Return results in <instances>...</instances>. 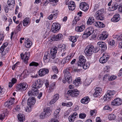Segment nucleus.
I'll list each match as a JSON object with an SVG mask.
<instances>
[{"label":"nucleus","mask_w":122,"mask_h":122,"mask_svg":"<svg viewBox=\"0 0 122 122\" xmlns=\"http://www.w3.org/2000/svg\"><path fill=\"white\" fill-rule=\"evenodd\" d=\"M53 18H56V17L54 16L53 15H50L48 17V19L49 20H51Z\"/></svg>","instance_id":"69168bd1"},{"label":"nucleus","mask_w":122,"mask_h":122,"mask_svg":"<svg viewBox=\"0 0 122 122\" xmlns=\"http://www.w3.org/2000/svg\"><path fill=\"white\" fill-rule=\"evenodd\" d=\"M94 20L93 18L90 17L87 21V24L91 25L92 24L95 26L101 28L105 27V25L99 21H94Z\"/></svg>","instance_id":"f03ea898"},{"label":"nucleus","mask_w":122,"mask_h":122,"mask_svg":"<svg viewBox=\"0 0 122 122\" xmlns=\"http://www.w3.org/2000/svg\"><path fill=\"white\" fill-rule=\"evenodd\" d=\"M115 93L114 91L108 90L107 94L104 96V100L106 101L110 100V99L113 97V96Z\"/></svg>","instance_id":"423d86ee"},{"label":"nucleus","mask_w":122,"mask_h":122,"mask_svg":"<svg viewBox=\"0 0 122 122\" xmlns=\"http://www.w3.org/2000/svg\"><path fill=\"white\" fill-rule=\"evenodd\" d=\"M49 71V70L47 69L43 68L40 69L39 71L38 75L40 76H42L46 74H48Z\"/></svg>","instance_id":"f3484780"},{"label":"nucleus","mask_w":122,"mask_h":122,"mask_svg":"<svg viewBox=\"0 0 122 122\" xmlns=\"http://www.w3.org/2000/svg\"><path fill=\"white\" fill-rule=\"evenodd\" d=\"M20 55L21 59L24 60L25 63H27L28 62V61L30 56L29 52H26L24 54L22 53L20 54Z\"/></svg>","instance_id":"ddd939ff"},{"label":"nucleus","mask_w":122,"mask_h":122,"mask_svg":"<svg viewBox=\"0 0 122 122\" xmlns=\"http://www.w3.org/2000/svg\"><path fill=\"white\" fill-rule=\"evenodd\" d=\"M109 58L108 56H107L106 55L103 54L102 56L100 58L99 62L101 63H105L107 61Z\"/></svg>","instance_id":"4be33fe9"},{"label":"nucleus","mask_w":122,"mask_h":122,"mask_svg":"<svg viewBox=\"0 0 122 122\" xmlns=\"http://www.w3.org/2000/svg\"><path fill=\"white\" fill-rule=\"evenodd\" d=\"M73 90H70L68 91L67 94L68 96L73 97Z\"/></svg>","instance_id":"49530a36"},{"label":"nucleus","mask_w":122,"mask_h":122,"mask_svg":"<svg viewBox=\"0 0 122 122\" xmlns=\"http://www.w3.org/2000/svg\"><path fill=\"white\" fill-rule=\"evenodd\" d=\"M59 95L58 94H55L53 97V98L56 101L59 99Z\"/></svg>","instance_id":"5fc2aeb1"},{"label":"nucleus","mask_w":122,"mask_h":122,"mask_svg":"<svg viewBox=\"0 0 122 122\" xmlns=\"http://www.w3.org/2000/svg\"><path fill=\"white\" fill-rule=\"evenodd\" d=\"M8 6H7L5 7H4V10L5 11V12L6 13H8L9 11V9L8 8Z\"/></svg>","instance_id":"774afa93"},{"label":"nucleus","mask_w":122,"mask_h":122,"mask_svg":"<svg viewBox=\"0 0 122 122\" xmlns=\"http://www.w3.org/2000/svg\"><path fill=\"white\" fill-rule=\"evenodd\" d=\"M19 63H17L15 65H14L12 66V69L13 70H14L15 68L17 66L19 65Z\"/></svg>","instance_id":"680f3d73"},{"label":"nucleus","mask_w":122,"mask_h":122,"mask_svg":"<svg viewBox=\"0 0 122 122\" xmlns=\"http://www.w3.org/2000/svg\"><path fill=\"white\" fill-rule=\"evenodd\" d=\"M60 25L58 23H54L52 24L51 30L52 32L55 33L58 32L60 29Z\"/></svg>","instance_id":"9b49d317"},{"label":"nucleus","mask_w":122,"mask_h":122,"mask_svg":"<svg viewBox=\"0 0 122 122\" xmlns=\"http://www.w3.org/2000/svg\"><path fill=\"white\" fill-rule=\"evenodd\" d=\"M39 65L38 63L32 61L30 64L29 65L30 66H35L37 67Z\"/></svg>","instance_id":"ea45409f"},{"label":"nucleus","mask_w":122,"mask_h":122,"mask_svg":"<svg viewBox=\"0 0 122 122\" xmlns=\"http://www.w3.org/2000/svg\"><path fill=\"white\" fill-rule=\"evenodd\" d=\"M45 113L43 112L41 113L40 115V117L41 119H44L46 117L45 115Z\"/></svg>","instance_id":"864d4df0"},{"label":"nucleus","mask_w":122,"mask_h":122,"mask_svg":"<svg viewBox=\"0 0 122 122\" xmlns=\"http://www.w3.org/2000/svg\"><path fill=\"white\" fill-rule=\"evenodd\" d=\"M79 60L77 62V64L78 66H81L86 61V60L85 57L83 56H80L79 57Z\"/></svg>","instance_id":"2eb2a0df"},{"label":"nucleus","mask_w":122,"mask_h":122,"mask_svg":"<svg viewBox=\"0 0 122 122\" xmlns=\"http://www.w3.org/2000/svg\"><path fill=\"white\" fill-rule=\"evenodd\" d=\"M20 108L19 106H17L14 109L15 111L19 112L20 110Z\"/></svg>","instance_id":"603ef678"},{"label":"nucleus","mask_w":122,"mask_h":122,"mask_svg":"<svg viewBox=\"0 0 122 122\" xmlns=\"http://www.w3.org/2000/svg\"><path fill=\"white\" fill-rule=\"evenodd\" d=\"M85 28V25H82L80 26H77L75 28V30L78 32H81L83 31Z\"/></svg>","instance_id":"c756f323"},{"label":"nucleus","mask_w":122,"mask_h":122,"mask_svg":"<svg viewBox=\"0 0 122 122\" xmlns=\"http://www.w3.org/2000/svg\"><path fill=\"white\" fill-rule=\"evenodd\" d=\"M17 117L19 120L20 122H23L25 120V116L22 114H19L17 116Z\"/></svg>","instance_id":"7c9ffc66"},{"label":"nucleus","mask_w":122,"mask_h":122,"mask_svg":"<svg viewBox=\"0 0 122 122\" xmlns=\"http://www.w3.org/2000/svg\"><path fill=\"white\" fill-rule=\"evenodd\" d=\"M50 59V54L47 53L45 54L43 58L44 61L46 63H47L49 62Z\"/></svg>","instance_id":"bb28decb"},{"label":"nucleus","mask_w":122,"mask_h":122,"mask_svg":"<svg viewBox=\"0 0 122 122\" xmlns=\"http://www.w3.org/2000/svg\"><path fill=\"white\" fill-rule=\"evenodd\" d=\"M75 7V2L73 1L70 2L68 5V7L70 10H73Z\"/></svg>","instance_id":"b1692460"},{"label":"nucleus","mask_w":122,"mask_h":122,"mask_svg":"<svg viewBox=\"0 0 122 122\" xmlns=\"http://www.w3.org/2000/svg\"><path fill=\"white\" fill-rule=\"evenodd\" d=\"M118 5L116 3H114L112 5V10H116L118 7Z\"/></svg>","instance_id":"58836bf2"},{"label":"nucleus","mask_w":122,"mask_h":122,"mask_svg":"<svg viewBox=\"0 0 122 122\" xmlns=\"http://www.w3.org/2000/svg\"><path fill=\"white\" fill-rule=\"evenodd\" d=\"M95 90L97 92H100V93H101L102 89L100 88L97 87L95 88Z\"/></svg>","instance_id":"13d9d810"},{"label":"nucleus","mask_w":122,"mask_h":122,"mask_svg":"<svg viewBox=\"0 0 122 122\" xmlns=\"http://www.w3.org/2000/svg\"><path fill=\"white\" fill-rule=\"evenodd\" d=\"M9 7L12 6V7L13 8L14 6L15 1L14 0H8L7 2Z\"/></svg>","instance_id":"72a5a7b5"},{"label":"nucleus","mask_w":122,"mask_h":122,"mask_svg":"<svg viewBox=\"0 0 122 122\" xmlns=\"http://www.w3.org/2000/svg\"><path fill=\"white\" fill-rule=\"evenodd\" d=\"M22 26V22H20L19 24L18 25L16 28V30H17L18 32L19 31L21 30V26Z\"/></svg>","instance_id":"8fccbe9b"},{"label":"nucleus","mask_w":122,"mask_h":122,"mask_svg":"<svg viewBox=\"0 0 122 122\" xmlns=\"http://www.w3.org/2000/svg\"><path fill=\"white\" fill-rule=\"evenodd\" d=\"M89 99L88 97H85L81 99V102L83 104H86L89 102Z\"/></svg>","instance_id":"2f4dec72"},{"label":"nucleus","mask_w":122,"mask_h":122,"mask_svg":"<svg viewBox=\"0 0 122 122\" xmlns=\"http://www.w3.org/2000/svg\"><path fill=\"white\" fill-rule=\"evenodd\" d=\"M108 43L109 45L112 46L114 45L115 43L114 41V40H111V41H110L108 42Z\"/></svg>","instance_id":"bf43d9fd"},{"label":"nucleus","mask_w":122,"mask_h":122,"mask_svg":"<svg viewBox=\"0 0 122 122\" xmlns=\"http://www.w3.org/2000/svg\"><path fill=\"white\" fill-rule=\"evenodd\" d=\"M82 66L83 68L84 69H86L89 67V64H88L87 65V64H85L84 63L83 65L81 66Z\"/></svg>","instance_id":"de8ad7c7"},{"label":"nucleus","mask_w":122,"mask_h":122,"mask_svg":"<svg viewBox=\"0 0 122 122\" xmlns=\"http://www.w3.org/2000/svg\"><path fill=\"white\" fill-rule=\"evenodd\" d=\"M57 48L56 47H54V48L51 49V58L54 59L55 58L56 54L57 53Z\"/></svg>","instance_id":"aec40b11"},{"label":"nucleus","mask_w":122,"mask_h":122,"mask_svg":"<svg viewBox=\"0 0 122 122\" xmlns=\"http://www.w3.org/2000/svg\"><path fill=\"white\" fill-rule=\"evenodd\" d=\"M11 81V82L14 84L16 82L17 80L15 78H13L12 79Z\"/></svg>","instance_id":"338daca9"},{"label":"nucleus","mask_w":122,"mask_h":122,"mask_svg":"<svg viewBox=\"0 0 122 122\" xmlns=\"http://www.w3.org/2000/svg\"><path fill=\"white\" fill-rule=\"evenodd\" d=\"M117 76H116L112 75L108 78L109 81H112L116 79Z\"/></svg>","instance_id":"c03bdc74"},{"label":"nucleus","mask_w":122,"mask_h":122,"mask_svg":"<svg viewBox=\"0 0 122 122\" xmlns=\"http://www.w3.org/2000/svg\"><path fill=\"white\" fill-rule=\"evenodd\" d=\"M104 12L103 9H101L97 11L95 13L97 19L103 20L104 19Z\"/></svg>","instance_id":"20e7f679"},{"label":"nucleus","mask_w":122,"mask_h":122,"mask_svg":"<svg viewBox=\"0 0 122 122\" xmlns=\"http://www.w3.org/2000/svg\"><path fill=\"white\" fill-rule=\"evenodd\" d=\"M63 36L61 34H59L57 35H53L52 37L49 38V40L50 42L58 41L61 40L63 38Z\"/></svg>","instance_id":"1a4fd4ad"},{"label":"nucleus","mask_w":122,"mask_h":122,"mask_svg":"<svg viewBox=\"0 0 122 122\" xmlns=\"http://www.w3.org/2000/svg\"><path fill=\"white\" fill-rule=\"evenodd\" d=\"M39 92V91L38 89L32 87L31 90L30 91L28 92V95L29 96H37Z\"/></svg>","instance_id":"9d476101"},{"label":"nucleus","mask_w":122,"mask_h":122,"mask_svg":"<svg viewBox=\"0 0 122 122\" xmlns=\"http://www.w3.org/2000/svg\"><path fill=\"white\" fill-rule=\"evenodd\" d=\"M108 34L106 31H103L101 35L99 36L98 37L99 39L101 40H104L107 37Z\"/></svg>","instance_id":"5701e85b"},{"label":"nucleus","mask_w":122,"mask_h":122,"mask_svg":"<svg viewBox=\"0 0 122 122\" xmlns=\"http://www.w3.org/2000/svg\"><path fill=\"white\" fill-rule=\"evenodd\" d=\"M32 106H29V107H28L25 109V111L28 112H30L31 111V107Z\"/></svg>","instance_id":"4d7b16f0"},{"label":"nucleus","mask_w":122,"mask_h":122,"mask_svg":"<svg viewBox=\"0 0 122 122\" xmlns=\"http://www.w3.org/2000/svg\"><path fill=\"white\" fill-rule=\"evenodd\" d=\"M94 31L93 28L91 27L87 28L83 35V37L84 38H87L93 33Z\"/></svg>","instance_id":"39448f33"},{"label":"nucleus","mask_w":122,"mask_h":122,"mask_svg":"<svg viewBox=\"0 0 122 122\" xmlns=\"http://www.w3.org/2000/svg\"><path fill=\"white\" fill-rule=\"evenodd\" d=\"M50 2H53V4H52V5L53 6H55L56 5V3H57L58 0H49Z\"/></svg>","instance_id":"a18cd8bd"},{"label":"nucleus","mask_w":122,"mask_h":122,"mask_svg":"<svg viewBox=\"0 0 122 122\" xmlns=\"http://www.w3.org/2000/svg\"><path fill=\"white\" fill-rule=\"evenodd\" d=\"M86 116V114L84 113H81L79 115V117L81 119H84Z\"/></svg>","instance_id":"3c124183"},{"label":"nucleus","mask_w":122,"mask_h":122,"mask_svg":"<svg viewBox=\"0 0 122 122\" xmlns=\"http://www.w3.org/2000/svg\"><path fill=\"white\" fill-rule=\"evenodd\" d=\"M28 87L27 84L25 82H22L17 84L16 86V89L20 91H24Z\"/></svg>","instance_id":"6e6552de"},{"label":"nucleus","mask_w":122,"mask_h":122,"mask_svg":"<svg viewBox=\"0 0 122 122\" xmlns=\"http://www.w3.org/2000/svg\"><path fill=\"white\" fill-rule=\"evenodd\" d=\"M97 45L101 48V49L103 51H104L106 50L107 47L104 42L102 41L99 42L97 43Z\"/></svg>","instance_id":"a211bd4d"},{"label":"nucleus","mask_w":122,"mask_h":122,"mask_svg":"<svg viewBox=\"0 0 122 122\" xmlns=\"http://www.w3.org/2000/svg\"><path fill=\"white\" fill-rule=\"evenodd\" d=\"M122 103V100L120 98H117L112 101L111 105L113 106H117L121 105Z\"/></svg>","instance_id":"4468645a"},{"label":"nucleus","mask_w":122,"mask_h":122,"mask_svg":"<svg viewBox=\"0 0 122 122\" xmlns=\"http://www.w3.org/2000/svg\"><path fill=\"white\" fill-rule=\"evenodd\" d=\"M30 18H26L23 20V25L24 26H25L30 23Z\"/></svg>","instance_id":"473e14b6"},{"label":"nucleus","mask_w":122,"mask_h":122,"mask_svg":"<svg viewBox=\"0 0 122 122\" xmlns=\"http://www.w3.org/2000/svg\"><path fill=\"white\" fill-rule=\"evenodd\" d=\"M70 40L73 43H74L77 41L76 38L75 37L73 36H71V37Z\"/></svg>","instance_id":"37998d69"},{"label":"nucleus","mask_w":122,"mask_h":122,"mask_svg":"<svg viewBox=\"0 0 122 122\" xmlns=\"http://www.w3.org/2000/svg\"><path fill=\"white\" fill-rule=\"evenodd\" d=\"M43 84L42 81L40 79H38L35 81V82L32 85V87L38 89L41 87Z\"/></svg>","instance_id":"f8f14e48"},{"label":"nucleus","mask_w":122,"mask_h":122,"mask_svg":"<svg viewBox=\"0 0 122 122\" xmlns=\"http://www.w3.org/2000/svg\"><path fill=\"white\" fill-rule=\"evenodd\" d=\"M69 61V58L68 56H66L65 58L63 59L61 62L62 64H64L67 62Z\"/></svg>","instance_id":"e433bc0d"},{"label":"nucleus","mask_w":122,"mask_h":122,"mask_svg":"<svg viewBox=\"0 0 122 122\" xmlns=\"http://www.w3.org/2000/svg\"><path fill=\"white\" fill-rule=\"evenodd\" d=\"M43 112L45 113V115L46 117H49L50 115L51 111L50 108L48 107L45 110V109H44Z\"/></svg>","instance_id":"c85d7f7f"},{"label":"nucleus","mask_w":122,"mask_h":122,"mask_svg":"<svg viewBox=\"0 0 122 122\" xmlns=\"http://www.w3.org/2000/svg\"><path fill=\"white\" fill-rule=\"evenodd\" d=\"M27 102V104L28 106H33L35 103V99L34 97H31L28 99Z\"/></svg>","instance_id":"412c9836"},{"label":"nucleus","mask_w":122,"mask_h":122,"mask_svg":"<svg viewBox=\"0 0 122 122\" xmlns=\"http://www.w3.org/2000/svg\"><path fill=\"white\" fill-rule=\"evenodd\" d=\"M73 97L77 96L79 94V92L78 91L75 89H73Z\"/></svg>","instance_id":"4c0bfd02"},{"label":"nucleus","mask_w":122,"mask_h":122,"mask_svg":"<svg viewBox=\"0 0 122 122\" xmlns=\"http://www.w3.org/2000/svg\"><path fill=\"white\" fill-rule=\"evenodd\" d=\"M80 7L83 10L85 11L88 9L89 7L87 4L85 2H82L80 3Z\"/></svg>","instance_id":"6ab92c4d"},{"label":"nucleus","mask_w":122,"mask_h":122,"mask_svg":"<svg viewBox=\"0 0 122 122\" xmlns=\"http://www.w3.org/2000/svg\"><path fill=\"white\" fill-rule=\"evenodd\" d=\"M53 71L55 73H57L58 72V70L57 67L56 66H54L52 67Z\"/></svg>","instance_id":"79ce46f5"},{"label":"nucleus","mask_w":122,"mask_h":122,"mask_svg":"<svg viewBox=\"0 0 122 122\" xmlns=\"http://www.w3.org/2000/svg\"><path fill=\"white\" fill-rule=\"evenodd\" d=\"M120 19L119 14H118L114 15L113 18L111 19L112 21L114 22H116L118 21Z\"/></svg>","instance_id":"a878e982"},{"label":"nucleus","mask_w":122,"mask_h":122,"mask_svg":"<svg viewBox=\"0 0 122 122\" xmlns=\"http://www.w3.org/2000/svg\"><path fill=\"white\" fill-rule=\"evenodd\" d=\"M116 116L114 114H111L109 115L108 118L110 120H112L115 119Z\"/></svg>","instance_id":"a19ab883"},{"label":"nucleus","mask_w":122,"mask_h":122,"mask_svg":"<svg viewBox=\"0 0 122 122\" xmlns=\"http://www.w3.org/2000/svg\"><path fill=\"white\" fill-rule=\"evenodd\" d=\"M99 48L98 47H95V48L94 53H96L99 50Z\"/></svg>","instance_id":"052dcab7"},{"label":"nucleus","mask_w":122,"mask_h":122,"mask_svg":"<svg viewBox=\"0 0 122 122\" xmlns=\"http://www.w3.org/2000/svg\"><path fill=\"white\" fill-rule=\"evenodd\" d=\"M60 110V108H58V109H57L55 111L54 113L55 117L53 119L52 118L50 122H59L60 119L59 113Z\"/></svg>","instance_id":"0eeeda50"},{"label":"nucleus","mask_w":122,"mask_h":122,"mask_svg":"<svg viewBox=\"0 0 122 122\" xmlns=\"http://www.w3.org/2000/svg\"><path fill=\"white\" fill-rule=\"evenodd\" d=\"M103 109L105 110H109L110 111L111 110L110 107L108 106H105Z\"/></svg>","instance_id":"0e129e2a"},{"label":"nucleus","mask_w":122,"mask_h":122,"mask_svg":"<svg viewBox=\"0 0 122 122\" xmlns=\"http://www.w3.org/2000/svg\"><path fill=\"white\" fill-rule=\"evenodd\" d=\"M55 84L54 83H52L49 87V92H51L53 91L54 89L55 88Z\"/></svg>","instance_id":"c9c22d12"},{"label":"nucleus","mask_w":122,"mask_h":122,"mask_svg":"<svg viewBox=\"0 0 122 122\" xmlns=\"http://www.w3.org/2000/svg\"><path fill=\"white\" fill-rule=\"evenodd\" d=\"M5 48L2 46L0 48V53H1L2 56H4L5 55V53H4V51Z\"/></svg>","instance_id":"09e8293b"},{"label":"nucleus","mask_w":122,"mask_h":122,"mask_svg":"<svg viewBox=\"0 0 122 122\" xmlns=\"http://www.w3.org/2000/svg\"><path fill=\"white\" fill-rule=\"evenodd\" d=\"M14 98L9 99L5 103V106L8 107L10 108L12 107L13 106V104L14 102Z\"/></svg>","instance_id":"dca6fc26"},{"label":"nucleus","mask_w":122,"mask_h":122,"mask_svg":"<svg viewBox=\"0 0 122 122\" xmlns=\"http://www.w3.org/2000/svg\"><path fill=\"white\" fill-rule=\"evenodd\" d=\"M77 115V113L76 112H75L73 115H70L68 117L69 121L71 122H74Z\"/></svg>","instance_id":"393cba45"},{"label":"nucleus","mask_w":122,"mask_h":122,"mask_svg":"<svg viewBox=\"0 0 122 122\" xmlns=\"http://www.w3.org/2000/svg\"><path fill=\"white\" fill-rule=\"evenodd\" d=\"M101 94V93H100V92H97L95 91L93 95L95 97H97L99 95Z\"/></svg>","instance_id":"6e6d98bb"},{"label":"nucleus","mask_w":122,"mask_h":122,"mask_svg":"<svg viewBox=\"0 0 122 122\" xmlns=\"http://www.w3.org/2000/svg\"><path fill=\"white\" fill-rule=\"evenodd\" d=\"M81 83L80 79L76 78L74 81L73 84L76 85V86H78L79 84Z\"/></svg>","instance_id":"f704fd0d"},{"label":"nucleus","mask_w":122,"mask_h":122,"mask_svg":"<svg viewBox=\"0 0 122 122\" xmlns=\"http://www.w3.org/2000/svg\"><path fill=\"white\" fill-rule=\"evenodd\" d=\"M79 19L78 18V17H76L74 20H73V22H74V24H76V22L79 20Z\"/></svg>","instance_id":"e2e57ef3"},{"label":"nucleus","mask_w":122,"mask_h":122,"mask_svg":"<svg viewBox=\"0 0 122 122\" xmlns=\"http://www.w3.org/2000/svg\"><path fill=\"white\" fill-rule=\"evenodd\" d=\"M65 80H63L62 81L64 83L67 81L68 84H70L72 81V77L71 73L70 67L67 68L63 71Z\"/></svg>","instance_id":"f257e3e1"},{"label":"nucleus","mask_w":122,"mask_h":122,"mask_svg":"<svg viewBox=\"0 0 122 122\" xmlns=\"http://www.w3.org/2000/svg\"><path fill=\"white\" fill-rule=\"evenodd\" d=\"M25 40L26 41L25 42V46L26 48H29L32 45V42L27 38L25 39Z\"/></svg>","instance_id":"cd10ccee"},{"label":"nucleus","mask_w":122,"mask_h":122,"mask_svg":"<svg viewBox=\"0 0 122 122\" xmlns=\"http://www.w3.org/2000/svg\"><path fill=\"white\" fill-rule=\"evenodd\" d=\"M95 48L92 45H90L87 46L85 48L84 51L85 54L87 56H91L94 52Z\"/></svg>","instance_id":"7ed1b4c3"}]
</instances>
